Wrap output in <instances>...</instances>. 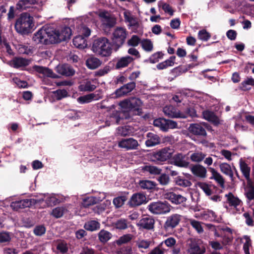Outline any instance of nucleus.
Here are the masks:
<instances>
[{
  "label": "nucleus",
  "mask_w": 254,
  "mask_h": 254,
  "mask_svg": "<svg viewBox=\"0 0 254 254\" xmlns=\"http://www.w3.org/2000/svg\"><path fill=\"white\" fill-rule=\"evenodd\" d=\"M71 34V29L69 27L65 26L60 31L44 26L34 34L32 39L36 44L49 45L65 41L70 38Z\"/></svg>",
  "instance_id": "obj_1"
},
{
  "label": "nucleus",
  "mask_w": 254,
  "mask_h": 254,
  "mask_svg": "<svg viewBox=\"0 0 254 254\" xmlns=\"http://www.w3.org/2000/svg\"><path fill=\"white\" fill-rule=\"evenodd\" d=\"M112 45L106 37H101L93 41L92 50L97 55L103 57L110 56L112 53Z\"/></svg>",
  "instance_id": "obj_2"
},
{
  "label": "nucleus",
  "mask_w": 254,
  "mask_h": 254,
  "mask_svg": "<svg viewBox=\"0 0 254 254\" xmlns=\"http://www.w3.org/2000/svg\"><path fill=\"white\" fill-rule=\"evenodd\" d=\"M33 26V17L29 13L24 12L17 19L14 27L18 33L26 35L31 32Z\"/></svg>",
  "instance_id": "obj_3"
},
{
  "label": "nucleus",
  "mask_w": 254,
  "mask_h": 254,
  "mask_svg": "<svg viewBox=\"0 0 254 254\" xmlns=\"http://www.w3.org/2000/svg\"><path fill=\"white\" fill-rule=\"evenodd\" d=\"M127 34V32L124 28L118 27L115 29L112 34L111 44L116 51L123 45Z\"/></svg>",
  "instance_id": "obj_4"
},
{
  "label": "nucleus",
  "mask_w": 254,
  "mask_h": 254,
  "mask_svg": "<svg viewBox=\"0 0 254 254\" xmlns=\"http://www.w3.org/2000/svg\"><path fill=\"white\" fill-rule=\"evenodd\" d=\"M120 106L123 109H128L134 112L135 115H140L142 112L141 106L142 102L138 98L131 97L124 100L120 103Z\"/></svg>",
  "instance_id": "obj_5"
},
{
  "label": "nucleus",
  "mask_w": 254,
  "mask_h": 254,
  "mask_svg": "<svg viewBox=\"0 0 254 254\" xmlns=\"http://www.w3.org/2000/svg\"><path fill=\"white\" fill-rule=\"evenodd\" d=\"M174 152V150L173 148L165 147L153 152L151 160L157 163L163 162L172 158Z\"/></svg>",
  "instance_id": "obj_6"
},
{
  "label": "nucleus",
  "mask_w": 254,
  "mask_h": 254,
  "mask_svg": "<svg viewBox=\"0 0 254 254\" xmlns=\"http://www.w3.org/2000/svg\"><path fill=\"white\" fill-rule=\"evenodd\" d=\"M147 209L154 214H163L168 213L171 210V205L166 201H157L151 202Z\"/></svg>",
  "instance_id": "obj_7"
},
{
  "label": "nucleus",
  "mask_w": 254,
  "mask_h": 254,
  "mask_svg": "<svg viewBox=\"0 0 254 254\" xmlns=\"http://www.w3.org/2000/svg\"><path fill=\"white\" fill-rule=\"evenodd\" d=\"M138 146L137 140L132 137L122 138L118 142V146L127 150L136 149Z\"/></svg>",
  "instance_id": "obj_8"
},
{
  "label": "nucleus",
  "mask_w": 254,
  "mask_h": 254,
  "mask_svg": "<svg viewBox=\"0 0 254 254\" xmlns=\"http://www.w3.org/2000/svg\"><path fill=\"white\" fill-rule=\"evenodd\" d=\"M181 220V216L178 214H173L167 217L164 224L166 231H171L178 226Z\"/></svg>",
  "instance_id": "obj_9"
},
{
  "label": "nucleus",
  "mask_w": 254,
  "mask_h": 254,
  "mask_svg": "<svg viewBox=\"0 0 254 254\" xmlns=\"http://www.w3.org/2000/svg\"><path fill=\"white\" fill-rule=\"evenodd\" d=\"M147 202L146 197L143 193L136 192L133 193L131 196L128 204L131 207L140 206Z\"/></svg>",
  "instance_id": "obj_10"
},
{
  "label": "nucleus",
  "mask_w": 254,
  "mask_h": 254,
  "mask_svg": "<svg viewBox=\"0 0 254 254\" xmlns=\"http://www.w3.org/2000/svg\"><path fill=\"white\" fill-rule=\"evenodd\" d=\"M136 87L135 81H130L125 84L115 91L116 97H120L131 92Z\"/></svg>",
  "instance_id": "obj_11"
},
{
  "label": "nucleus",
  "mask_w": 254,
  "mask_h": 254,
  "mask_svg": "<svg viewBox=\"0 0 254 254\" xmlns=\"http://www.w3.org/2000/svg\"><path fill=\"white\" fill-rule=\"evenodd\" d=\"M189 132L198 137H205L207 135L205 127L200 124H191L189 127Z\"/></svg>",
  "instance_id": "obj_12"
},
{
  "label": "nucleus",
  "mask_w": 254,
  "mask_h": 254,
  "mask_svg": "<svg viewBox=\"0 0 254 254\" xmlns=\"http://www.w3.org/2000/svg\"><path fill=\"white\" fill-rule=\"evenodd\" d=\"M99 16L103 18V27L112 28L116 24V20L112 17L107 11L104 10L99 12Z\"/></svg>",
  "instance_id": "obj_13"
},
{
  "label": "nucleus",
  "mask_w": 254,
  "mask_h": 254,
  "mask_svg": "<svg viewBox=\"0 0 254 254\" xmlns=\"http://www.w3.org/2000/svg\"><path fill=\"white\" fill-rule=\"evenodd\" d=\"M155 220L150 216H147L141 218L138 225L140 228L147 230H153L154 228Z\"/></svg>",
  "instance_id": "obj_14"
},
{
  "label": "nucleus",
  "mask_w": 254,
  "mask_h": 254,
  "mask_svg": "<svg viewBox=\"0 0 254 254\" xmlns=\"http://www.w3.org/2000/svg\"><path fill=\"white\" fill-rule=\"evenodd\" d=\"M190 169L194 176L201 178L206 177L207 170L203 166L200 164L191 165Z\"/></svg>",
  "instance_id": "obj_15"
},
{
  "label": "nucleus",
  "mask_w": 254,
  "mask_h": 254,
  "mask_svg": "<svg viewBox=\"0 0 254 254\" xmlns=\"http://www.w3.org/2000/svg\"><path fill=\"white\" fill-rule=\"evenodd\" d=\"M188 252L189 254H203L205 252V248L200 247L195 240H191L189 244Z\"/></svg>",
  "instance_id": "obj_16"
},
{
  "label": "nucleus",
  "mask_w": 254,
  "mask_h": 254,
  "mask_svg": "<svg viewBox=\"0 0 254 254\" xmlns=\"http://www.w3.org/2000/svg\"><path fill=\"white\" fill-rule=\"evenodd\" d=\"M56 71L59 74L65 76H72L75 73L73 68L67 64L58 65L56 67Z\"/></svg>",
  "instance_id": "obj_17"
},
{
  "label": "nucleus",
  "mask_w": 254,
  "mask_h": 254,
  "mask_svg": "<svg viewBox=\"0 0 254 254\" xmlns=\"http://www.w3.org/2000/svg\"><path fill=\"white\" fill-rule=\"evenodd\" d=\"M163 112L165 116L171 118H181L185 117L181 116V111L171 105L166 106L163 108Z\"/></svg>",
  "instance_id": "obj_18"
},
{
  "label": "nucleus",
  "mask_w": 254,
  "mask_h": 254,
  "mask_svg": "<svg viewBox=\"0 0 254 254\" xmlns=\"http://www.w3.org/2000/svg\"><path fill=\"white\" fill-rule=\"evenodd\" d=\"M184 159L185 156L182 153H177L172 157V164L179 167L187 168L189 163Z\"/></svg>",
  "instance_id": "obj_19"
},
{
  "label": "nucleus",
  "mask_w": 254,
  "mask_h": 254,
  "mask_svg": "<svg viewBox=\"0 0 254 254\" xmlns=\"http://www.w3.org/2000/svg\"><path fill=\"white\" fill-rule=\"evenodd\" d=\"M102 98V96L100 94H96L95 93H94L81 96L77 99V100L79 103L83 104L90 103L93 100H97L99 99H101Z\"/></svg>",
  "instance_id": "obj_20"
},
{
  "label": "nucleus",
  "mask_w": 254,
  "mask_h": 254,
  "mask_svg": "<svg viewBox=\"0 0 254 254\" xmlns=\"http://www.w3.org/2000/svg\"><path fill=\"white\" fill-rule=\"evenodd\" d=\"M147 139L145 144L147 147L154 146L160 143L159 136L153 132H149L146 135Z\"/></svg>",
  "instance_id": "obj_21"
},
{
  "label": "nucleus",
  "mask_w": 254,
  "mask_h": 254,
  "mask_svg": "<svg viewBox=\"0 0 254 254\" xmlns=\"http://www.w3.org/2000/svg\"><path fill=\"white\" fill-rule=\"evenodd\" d=\"M166 198L175 204H183L187 200L186 197L174 192L167 194Z\"/></svg>",
  "instance_id": "obj_22"
},
{
  "label": "nucleus",
  "mask_w": 254,
  "mask_h": 254,
  "mask_svg": "<svg viewBox=\"0 0 254 254\" xmlns=\"http://www.w3.org/2000/svg\"><path fill=\"white\" fill-rule=\"evenodd\" d=\"M29 64L28 60L20 57H14L10 62V65L15 68L25 67L27 66Z\"/></svg>",
  "instance_id": "obj_23"
},
{
  "label": "nucleus",
  "mask_w": 254,
  "mask_h": 254,
  "mask_svg": "<svg viewBox=\"0 0 254 254\" xmlns=\"http://www.w3.org/2000/svg\"><path fill=\"white\" fill-rule=\"evenodd\" d=\"M33 69L37 72L43 74L49 77L56 78L58 76L53 72V70L48 67L35 65Z\"/></svg>",
  "instance_id": "obj_24"
},
{
  "label": "nucleus",
  "mask_w": 254,
  "mask_h": 254,
  "mask_svg": "<svg viewBox=\"0 0 254 254\" xmlns=\"http://www.w3.org/2000/svg\"><path fill=\"white\" fill-rule=\"evenodd\" d=\"M133 60L134 59L129 56L122 57L118 60L115 68L117 69H120L126 67L131 63Z\"/></svg>",
  "instance_id": "obj_25"
},
{
  "label": "nucleus",
  "mask_w": 254,
  "mask_h": 254,
  "mask_svg": "<svg viewBox=\"0 0 254 254\" xmlns=\"http://www.w3.org/2000/svg\"><path fill=\"white\" fill-rule=\"evenodd\" d=\"M102 64V62L94 56L89 57L86 60V65L90 69H95Z\"/></svg>",
  "instance_id": "obj_26"
},
{
  "label": "nucleus",
  "mask_w": 254,
  "mask_h": 254,
  "mask_svg": "<svg viewBox=\"0 0 254 254\" xmlns=\"http://www.w3.org/2000/svg\"><path fill=\"white\" fill-rule=\"evenodd\" d=\"M202 115L205 120L212 122L214 125L218 126L220 124L218 117L215 115L214 112L206 110L203 112Z\"/></svg>",
  "instance_id": "obj_27"
},
{
  "label": "nucleus",
  "mask_w": 254,
  "mask_h": 254,
  "mask_svg": "<svg viewBox=\"0 0 254 254\" xmlns=\"http://www.w3.org/2000/svg\"><path fill=\"white\" fill-rule=\"evenodd\" d=\"M209 170L212 174V176L210 179L215 180L221 187L224 188L225 181L223 177L213 168H209Z\"/></svg>",
  "instance_id": "obj_28"
},
{
  "label": "nucleus",
  "mask_w": 254,
  "mask_h": 254,
  "mask_svg": "<svg viewBox=\"0 0 254 254\" xmlns=\"http://www.w3.org/2000/svg\"><path fill=\"white\" fill-rule=\"evenodd\" d=\"M86 40L83 36L79 35L75 36L72 40V43L73 45L79 48V49H84L86 47Z\"/></svg>",
  "instance_id": "obj_29"
},
{
  "label": "nucleus",
  "mask_w": 254,
  "mask_h": 254,
  "mask_svg": "<svg viewBox=\"0 0 254 254\" xmlns=\"http://www.w3.org/2000/svg\"><path fill=\"white\" fill-rule=\"evenodd\" d=\"M240 167L241 171L242 172L243 175L246 178V179L248 182H251V180L250 179V171L251 168L248 166L247 164L243 161H241L240 162Z\"/></svg>",
  "instance_id": "obj_30"
},
{
  "label": "nucleus",
  "mask_w": 254,
  "mask_h": 254,
  "mask_svg": "<svg viewBox=\"0 0 254 254\" xmlns=\"http://www.w3.org/2000/svg\"><path fill=\"white\" fill-rule=\"evenodd\" d=\"M245 195L248 202L254 200V185L251 181L248 182L247 187L245 189Z\"/></svg>",
  "instance_id": "obj_31"
},
{
  "label": "nucleus",
  "mask_w": 254,
  "mask_h": 254,
  "mask_svg": "<svg viewBox=\"0 0 254 254\" xmlns=\"http://www.w3.org/2000/svg\"><path fill=\"white\" fill-rule=\"evenodd\" d=\"M142 170L144 172H148L151 175H158L161 174L162 169L157 166L147 165L142 167Z\"/></svg>",
  "instance_id": "obj_32"
},
{
  "label": "nucleus",
  "mask_w": 254,
  "mask_h": 254,
  "mask_svg": "<svg viewBox=\"0 0 254 254\" xmlns=\"http://www.w3.org/2000/svg\"><path fill=\"white\" fill-rule=\"evenodd\" d=\"M38 3L36 0H20L16 4V8L19 10H24L29 7L30 5Z\"/></svg>",
  "instance_id": "obj_33"
},
{
  "label": "nucleus",
  "mask_w": 254,
  "mask_h": 254,
  "mask_svg": "<svg viewBox=\"0 0 254 254\" xmlns=\"http://www.w3.org/2000/svg\"><path fill=\"white\" fill-rule=\"evenodd\" d=\"M174 182L176 185L184 188L190 187L192 185L190 181L185 179L184 177L181 176L175 178L174 179Z\"/></svg>",
  "instance_id": "obj_34"
},
{
  "label": "nucleus",
  "mask_w": 254,
  "mask_h": 254,
  "mask_svg": "<svg viewBox=\"0 0 254 254\" xmlns=\"http://www.w3.org/2000/svg\"><path fill=\"white\" fill-rule=\"evenodd\" d=\"M250 86H254V79L252 77L247 78L242 81L240 86V89L244 91H249L251 89Z\"/></svg>",
  "instance_id": "obj_35"
},
{
  "label": "nucleus",
  "mask_w": 254,
  "mask_h": 254,
  "mask_svg": "<svg viewBox=\"0 0 254 254\" xmlns=\"http://www.w3.org/2000/svg\"><path fill=\"white\" fill-rule=\"evenodd\" d=\"M225 197L227 198L228 202L231 206L237 207L240 205L241 201L237 197H235L232 192H229L225 194Z\"/></svg>",
  "instance_id": "obj_36"
},
{
  "label": "nucleus",
  "mask_w": 254,
  "mask_h": 254,
  "mask_svg": "<svg viewBox=\"0 0 254 254\" xmlns=\"http://www.w3.org/2000/svg\"><path fill=\"white\" fill-rule=\"evenodd\" d=\"M132 133L131 127L128 126L119 127L117 128V133L122 136H127L131 135Z\"/></svg>",
  "instance_id": "obj_37"
},
{
  "label": "nucleus",
  "mask_w": 254,
  "mask_h": 254,
  "mask_svg": "<svg viewBox=\"0 0 254 254\" xmlns=\"http://www.w3.org/2000/svg\"><path fill=\"white\" fill-rule=\"evenodd\" d=\"M221 171L225 175L229 176L232 181H234L233 173L229 164L223 163L220 165Z\"/></svg>",
  "instance_id": "obj_38"
},
{
  "label": "nucleus",
  "mask_w": 254,
  "mask_h": 254,
  "mask_svg": "<svg viewBox=\"0 0 254 254\" xmlns=\"http://www.w3.org/2000/svg\"><path fill=\"white\" fill-rule=\"evenodd\" d=\"M96 88V86L92 83L90 81H87L79 86L81 91L92 92Z\"/></svg>",
  "instance_id": "obj_39"
},
{
  "label": "nucleus",
  "mask_w": 254,
  "mask_h": 254,
  "mask_svg": "<svg viewBox=\"0 0 254 254\" xmlns=\"http://www.w3.org/2000/svg\"><path fill=\"white\" fill-rule=\"evenodd\" d=\"M110 117L114 119L117 124H120V121L124 120L125 118H126L124 116L123 108L120 111L115 110L113 111L110 115Z\"/></svg>",
  "instance_id": "obj_40"
},
{
  "label": "nucleus",
  "mask_w": 254,
  "mask_h": 254,
  "mask_svg": "<svg viewBox=\"0 0 254 254\" xmlns=\"http://www.w3.org/2000/svg\"><path fill=\"white\" fill-rule=\"evenodd\" d=\"M112 234L104 229L101 230L98 234L99 240L103 243L107 242L111 238Z\"/></svg>",
  "instance_id": "obj_41"
},
{
  "label": "nucleus",
  "mask_w": 254,
  "mask_h": 254,
  "mask_svg": "<svg viewBox=\"0 0 254 254\" xmlns=\"http://www.w3.org/2000/svg\"><path fill=\"white\" fill-rule=\"evenodd\" d=\"M100 223L95 220H91L85 224L84 228L86 230L90 231H96L100 228Z\"/></svg>",
  "instance_id": "obj_42"
},
{
  "label": "nucleus",
  "mask_w": 254,
  "mask_h": 254,
  "mask_svg": "<svg viewBox=\"0 0 254 254\" xmlns=\"http://www.w3.org/2000/svg\"><path fill=\"white\" fill-rule=\"evenodd\" d=\"M113 226L117 229L125 230L128 227L127 220L124 218L119 219L114 223Z\"/></svg>",
  "instance_id": "obj_43"
},
{
  "label": "nucleus",
  "mask_w": 254,
  "mask_h": 254,
  "mask_svg": "<svg viewBox=\"0 0 254 254\" xmlns=\"http://www.w3.org/2000/svg\"><path fill=\"white\" fill-rule=\"evenodd\" d=\"M181 116H185L181 117L182 119H186L188 117H197L196 111L192 107H187L184 112H181Z\"/></svg>",
  "instance_id": "obj_44"
},
{
  "label": "nucleus",
  "mask_w": 254,
  "mask_h": 254,
  "mask_svg": "<svg viewBox=\"0 0 254 254\" xmlns=\"http://www.w3.org/2000/svg\"><path fill=\"white\" fill-rule=\"evenodd\" d=\"M140 187L143 189L152 190L155 188L156 183L149 180H142L139 182Z\"/></svg>",
  "instance_id": "obj_45"
},
{
  "label": "nucleus",
  "mask_w": 254,
  "mask_h": 254,
  "mask_svg": "<svg viewBox=\"0 0 254 254\" xmlns=\"http://www.w3.org/2000/svg\"><path fill=\"white\" fill-rule=\"evenodd\" d=\"M18 51L21 54L32 55L33 53V48L29 45H20Z\"/></svg>",
  "instance_id": "obj_46"
},
{
  "label": "nucleus",
  "mask_w": 254,
  "mask_h": 254,
  "mask_svg": "<svg viewBox=\"0 0 254 254\" xmlns=\"http://www.w3.org/2000/svg\"><path fill=\"white\" fill-rule=\"evenodd\" d=\"M133 238L132 235L130 234H127L120 237L117 241L116 243L118 246L127 244Z\"/></svg>",
  "instance_id": "obj_47"
},
{
  "label": "nucleus",
  "mask_w": 254,
  "mask_h": 254,
  "mask_svg": "<svg viewBox=\"0 0 254 254\" xmlns=\"http://www.w3.org/2000/svg\"><path fill=\"white\" fill-rule=\"evenodd\" d=\"M188 70L187 67L180 65L172 69L171 70V74L174 75L175 77H177L186 72Z\"/></svg>",
  "instance_id": "obj_48"
},
{
  "label": "nucleus",
  "mask_w": 254,
  "mask_h": 254,
  "mask_svg": "<svg viewBox=\"0 0 254 254\" xmlns=\"http://www.w3.org/2000/svg\"><path fill=\"white\" fill-rule=\"evenodd\" d=\"M164 54L162 52H157L152 54L149 59L145 60V62H149L151 64H155L163 58Z\"/></svg>",
  "instance_id": "obj_49"
},
{
  "label": "nucleus",
  "mask_w": 254,
  "mask_h": 254,
  "mask_svg": "<svg viewBox=\"0 0 254 254\" xmlns=\"http://www.w3.org/2000/svg\"><path fill=\"white\" fill-rule=\"evenodd\" d=\"M127 200V196L122 195L114 198L113 202L116 208H120L124 204Z\"/></svg>",
  "instance_id": "obj_50"
},
{
  "label": "nucleus",
  "mask_w": 254,
  "mask_h": 254,
  "mask_svg": "<svg viewBox=\"0 0 254 254\" xmlns=\"http://www.w3.org/2000/svg\"><path fill=\"white\" fill-rule=\"evenodd\" d=\"M108 203V202L106 201V202H104L103 203L98 204L96 206H94L92 208V209L95 213L100 214L105 211L107 208Z\"/></svg>",
  "instance_id": "obj_51"
},
{
  "label": "nucleus",
  "mask_w": 254,
  "mask_h": 254,
  "mask_svg": "<svg viewBox=\"0 0 254 254\" xmlns=\"http://www.w3.org/2000/svg\"><path fill=\"white\" fill-rule=\"evenodd\" d=\"M211 38V34L203 29L199 30L198 33V38L203 41H207Z\"/></svg>",
  "instance_id": "obj_52"
},
{
  "label": "nucleus",
  "mask_w": 254,
  "mask_h": 254,
  "mask_svg": "<svg viewBox=\"0 0 254 254\" xmlns=\"http://www.w3.org/2000/svg\"><path fill=\"white\" fill-rule=\"evenodd\" d=\"M142 48L146 52H150L153 50V44L150 39H144L141 42Z\"/></svg>",
  "instance_id": "obj_53"
},
{
  "label": "nucleus",
  "mask_w": 254,
  "mask_h": 254,
  "mask_svg": "<svg viewBox=\"0 0 254 254\" xmlns=\"http://www.w3.org/2000/svg\"><path fill=\"white\" fill-rule=\"evenodd\" d=\"M96 198L93 196L88 197L84 198L82 203L83 207L87 208L96 203Z\"/></svg>",
  "instance_id": "obj_54"
},
{
  "label": "nucleus",
  "mask_w": 254,
  "mask_h": 254,
  "mask_svg": "<svg viewBox=\"0 0 254 254\" xmlns=\"http://www.w3.org/2000/svg\"><path fill=\"white\" fill-rule=\"evenodd\" d=\"M203 217L209 221L214 220L217 218L216 213L211 210L207 209L204 211Z\"/></svg>",
  "instance_id": "obj_55"
},
{
  "label": "nucleus",
  "mask_w": 254,
  "mask_h": 254,
  "mask_svg": "<svg viewBox=\"0 0 254 254\" xmlns=\"http://www.w3.org/2000/svg\"><path fill=\"white\" fill-rule=\"evenodd\" d=\"M64 211V208L62 207H57L53 209L51 214L55 218H59L63 216Z\"/></svg>",
  "instance_id": "obj_56"
},
{
  "label": "nucleus",
  "mask_w": 254,
  "mask_h": 254,
  "mask_svg": "<svg viewBox=\"0 0 254 254\" xmlns=\"http://www.w3.org/2000/svg\"><path fill=\"white\" fill-rule=\"evenodd\" d=\"M57 250L61 254H64L68 251L67 244L64 242L59 243L57 245Z\"/></svg>",
  "instance_id": "obj_57"
},
{
  "label": "nucleus",
  "mask_w": 254,
  "mask_h": 254,
  "mask_svg": "<svg viewBox=\"0 0 254 254\" xmlns=\"http://www.w3.org/2000/svg\"><path fill=\"white\" fill-rule=\"evenodd\" d=\"M57 100H60L68 96V92L65 89H58L54 92Z\"/></svg>",
  "instance_id": "obj_58"
},
{
  "label": "nucleus",
  "mask_w": 254,
  "mask_h": 254,
  "mask_svg": "<svg viewBox=\"0 0 254 254\" xmlns=\"http://www.w3.org/2000/svg\"><path fill=\"white\" fill-rule=\"evenodd\" d=\"M166 119L164 118L156 119L154 120V126L159 127L162 130L164 131Z\"/></svg>",
  "instance_id": "obj_59"
},
{
  "label": "nucleus",
  "mask_w": 254,
  "mask_h": 254,
  "mask_svg": "<svg viewBox=\"0 0 254 254\" xmlns=\"http://www.w3.org/2000/svg\"><path fill=\"white\" fill-rule=\"evenodd\" d=\"M205 156L202 153H193L190 156V159L193 162H200L203 160Z\"/></svg>",
  "instance_id": "obj_60"
},
{
  "label": "nucleus",
  "mask_w": 254,
  "mask_h": 254,
  "mask_svg": "<svg viewBox=\"0 0 254 254\" xmlns=\"http://www.w3.org/2000/svg\"><path fill=\"white\" fill-rule=\"evenodd\" d=\"M164 131H167L169 128L173 129L177 127V123L174 121L166 119Z\"/></svg>",
  "instance_id": "obj_61"
},
{
  "label": "nucleus",
  "mask_w": 254,
  "mask_h": 254,
  "mask_svg": "<svg viewBox=\"0 0 254 254\" xmlns=\"http://www.w3.org/2000/svg\"><path fill=\"white\" fill-rule=\"evenodd\" d=\"M158 181L161 185L166 186L169 184L170 178L168 175L163 174L158 177Z\"/></svg>",
  "instance_id": "obj_62"
},
{
  "label": "nucleus",
  "mask_w": 254,
  "mask_h": 254,
  "mask_svg": "<svg viewBox=\"0 0 254 254\" xmlns=\"http://www.w3.org/2000/svg\"><path fill=\"white\" fill-rule=\"evenodd\" d=\"M190 225L198 233H201L203 232V228L199 221L195 220H191Z\"/></svg>",
  "instance_id": "obj_63"
},
{
  "label": "nucleus",
  "mask_w": 254,
  "mask_h": 254,
  "mask_svg": "<svg viewBox=\"0 0 254 254\" xmlns=\"http://www.w3.org/2000/svg\"><path fill=\"white\" fill-rule=\"evenodd\" d=\"M165 249L163 247V244L160 243L157 247L153 249L148 254H163Z\"/></svg>",
  "instance_id": "obj_64"
}]
</instances>
